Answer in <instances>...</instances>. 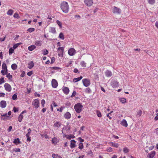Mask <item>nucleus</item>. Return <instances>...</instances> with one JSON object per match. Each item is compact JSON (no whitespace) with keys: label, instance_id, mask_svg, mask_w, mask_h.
Returning <instances> with one entry per match:
<instances>
[{"label":"nucleus","instance_id":"obj_9","mask_svg":"<svg viewBox=\"0 0 158 158\" xmlns=\"http://www.w3.org/2000/svg\"><path fill=\"white\" fill-rule=\"evenodd\" d=\"M27 112V111L26 110H25L23 111L19 115L18 117V121L19 122H21L22 119L23 118V114L24 113H26Z\"/></svg>","mask_w":158,"mask_h":158},{"label":"nucleus","instance_id":"obj_32","mask_svg":"<svg viewBox=\"0 0 158 158\" xmlns=\"http://www.w3.org/2000/svg\"><path fill=\"white\" fill-rule=\"evenodd\" d=\"M78 148L81 150L84 148L83 143L81 142H80L78 144Z\"/></svg>","mask_w":158,"mask_h":158},{"label":"nucleus","instance_id":"obj_35","mask_svg":"<svg viewBox=\"0 0 158 158\" xmlns=\"http://www.w3.org/2000/svg\"><path fill=\"white\" fill-rule=\"evenodd\" d=\"M35 44L36 46H41V41L40 40H37L35 42Z\"/></svg>","mask_w":158,"mask_h":158},{"label":"nucleus","instance_id":"obj_3","mask_svg":"<svg viewBox=\"0 0 158 158\" xmlns=\"http://www.w3.org/2000/svg\"><path fill=\"white\" fill-rule=\"evenodd\" d=\"M112 12L114 14H120L121 13V10L120 9L116 6H114L112 7Z\"/></svg>","mask_w":158,"mask_h":158},{"label":"nucleus","instance_id":"obj_5","mask_svg":"<svg viewBox=\"0 0 158 158\" xmlns=\"http://www.w3.org/2000/svg\"><path fill=\"white\" fill-rule=\"evenodd\" d=\"M32 105H33L35 108H38L40 106V103L39 100L37 99H34L32 102Z\"/></svg>","mask_w":158,"mask_h":158},{"label":"nucleus","instance_id":"obj_38","mask_svg":"<svg viewBox=\"0 0 158 158\" xmlns=\"http://www.w3.org/2000/svg\"><path fill=\"white\" fill-rule=\"evenodd\" d=\"M129 149L127 147H125L123 148V151L125 153H127L129 152Z\"/></svg>","mask_w":158,"mask_h":158},{"label":"nucleus","instance_id":"obj_53","mask_svg":"<svg viewBox=\"0 0 158 158\" xmlns=\"http://www.w3.org/2000/svg\"><path fill=\"white\" fill-rule=\"evenodd\" d=\"M56 23L59 25V26L60 27V28H61L62 27V23L60 22L59 21L57 20L56 21Z\"/></svg>","mask_w":158,"mask_h":158},{"label":"nucleus","instance_id":"obj_61","mask_svg":"<svg viewBox=\"0 0 158 158\" xmlns=\"http://www.w3.org/2000/svg\"><path fill=\"white\" fill-rule=\"evenodd\" d=\"M33 74L32 71H31L27 73V75L29 76H31Z\"/></svg>","mask_w":158,"mask_h":158},{"label":"nucleus","instance_id":"obj_10","mask_svg":"<svg viewBox=\"0 0 158 158\" xmlns=\"http://www.w3.org/2000/svg\"><path fill=\"white\" fill-rule=\"evenodd\" d=\"M111 85L112 87L115 88L119 86V83L116 81L114 80L111 82Z\"/></svg>","mask_w":158,"mask_h":158},{"label":"nucleus","instance_id":"obj_25","mask_svg":"<svg viewBox=\"0 0 158 158\" xmlns=\"http://www.w3.org/2000/svg\"><path fill=\"white\" fill-rule=\"evenodd\" d=\"M49 31V32L53 34H55L56 33L55 29L54 27H50Z\"/></svg>","mask_w":158,"mask_h":158},{"label":"nucleus","instance_id":"obj_8","mask_svg":"<svg viewBox=\"0 0 158 158\" xmlns=\"http://www.w3.org/2000/svg\"><path fill=\"white\" fill-rule=\"evenodd\" d=\"M5 89L6 91L10 92L11 91L12 88L11 85L9 84L6 83L4 84Z\"/></svg>","mask_w":158,"mask_h":158},{"label":"nucleus","instance_id":"obj_37","mask_svg":"<svg viewBox=\"0 0 158 158\" xmlns=\"http://www.w3.org/2000/svg\"><path fill=\"white\" fill-rule=\"evenodd\" d=\"M59 37L62 40H64V35L63 34L62 32H61L60 33Z\"/></svg>","mask_w":158,"mask_h":158},{"label":"nucleus","instance_id":"obj_13","mask_svg":"<svg viewBox=\"0 0 158 158\" xmlns=\"http://www.w3.org/2000/svg\"><path fill=\"white\" fill-rule=\"evenodd\" d=\"M156 152L155 151H152L148 154L147 157L148 158H153Z\"/></svg>","mask_w":158,"mask_h":158},{"label":"nucleus","instance_id":"obj_31","mask_svg":"<svg viewBox=\"0 0 158 158\" xmlns=\"http://www.w3.org/2000/svg\"><path fill=\"white\" fill-rule=\"evenodd\" d=\"M52 156L53 158H62V157L59 155L55 154H53Z\"/></svg>","mask_w":158,"mask_h":158},{"label":"nucleus","instance_id":"obj_1","mask_svg":"<svg viewBox=\"0 0 158 158\" xmlns=\"http://www.w3.org/2000/svg\"><path fill=\"white\" fill-rule=\"evenodd\" d=\"M60 7L63 12L65 13H67L69 10V6L68 2L66 1L62 2Z\"/></svg>","mask_w":158,"mask_h":158},{"label":"nucleus","instance_id":"obj_60","mask_svg":"<svg viewBox=\"0 0 158 158\" xmlns=\"http://www.w3.org/2000/svg\"><path fill=\"white\" fill-rule=\"evenodd\" d=\"M13 110L14 112L15 113L18 111V109L15 107H14L13 108Z\"/></svg>","mask_w":158,"mask_h":158},{"label":"nucleus","instance_id":"obj_34","mask_svg":"<svg viewBox=\"0 0 158 158\" xmlns=\"http://www.w3.org/2000/svg\"><path fill=\"white\" fill-rule=\"evenodd\" d=\"M11 68L13 70H15L17 68V65L15 64H12L11 65Z\"/></svg>","mask_w":158,"mask_h":158},{"label":"nucleus","instance_id":"obj_51","mask_svg":"<svg viewBox=\"0 0 158 158\" xmlns=\"http://www.w3.org/2000/svg\"><path fill=\"white\" fill-rule=\"evenodd\" d=\"M13 17L16 19H19V14L17 13H15L14 14Z\"/></svg>","mask_w":158,"mask_h":158},{"label":"nucleus","instance_id":"obj_41","mask_svg":"<svg viewBox=\"0 0 158 158\" xmlns=\"http://www.w3.org/2000/svg\"><path fill=\"white\" fill-rule=\"evenodd\" d=\"M48 53V51L47 49H44L42 50V53L43 55H47Z\"/></svg>","mask_w":158,"mask_h":158},{"label":"nucleus","instance_id":"obj_17","mask_svg":"<svg viewBox=\"0 0 158 158\" xmlns=\"http://www.w3.org/2000/svg\"><path fill=\"white\" fill-rule=\"evenodd\" d=\"M62 90L63 92L66 95H67L69 93V90L67 87H63Z\"/></svg>","mask_w":158,"mask_h":158},{"label":"nucleus","instance_id":"obj_16","mask_svg":"<svg viewBox=\"0 0 158 158\" xmlns=\"http://www.w3.org/2000/svg\"><path fill=\"white\" fill-rule=\"evenodd\" d=\"M0 105L2 108H4L6 106V103L5 101L2 100L0 102Z\"/></svg>","mask_w":158,"mask_h":158},{"label":"nucleus","instance_id":"obj_30","mask_svg":"<svg viewBox=\"0 0 158 158\" xmlns=\"http://www.w3.org/2000/svg\"><path fill=\"white\" fill-rule=\"evenodd\" d=\"M22 44V43H17L16 44H15L13 46V48L14 49H15L16 48H17L18 47V46H19L21 44Z\"/></svg>","mask_w":158,"mask_h":158},{"label":"nucleus","instance_id":"obj_11","mask_svg":"<svg viewBox=\"0 0 158 158\" xmlns=\"http://www.w3.org/2000/svg\"><path fill=\"white\" fill-rule=\"evenodd\" d=\"M76 141L74 139H72L70 141V147L71 149H73L77 146L76 144Z\"/></svg>","mask_w":158,"mask_h":158},{"label":"nucleus","instance_id":"obj_55","mask_svg":"<svg viewBox=\"0 0 158 158\" xmlns=\"http://www.w3.org/2000/svg\"><path fill=\"white\" fill-rule=\"evenodd\" d=\"M113 111H110L108 114H107L106 116L108 117L111 120L112 119V117L110 116V114L113 113Z\"/></svg>","mask_w":158,"mask_h":158},{"label":"nucleus","instance_id":"obj_59","mask_svg":"<svg viewBox=\"0 0 158 158\" xmlns=\"http://www.w3.org/2000/svg\"><path fill=\"white\" fill-rule=\"evenodd\" d=\"M55 60V58L54 57H52L51 58V64H52L53 63Z\"/></svg>","mask_w":158,"mask_h":158},{"label":"nucleus","instance_id":"obj_24","mask_svg":"<svg viewBox=\"0 0 158 158\" xmlns=\"http://www.w3.org/2000/svg\"><path fill=\"white\" fill-rule=\"evenodd\" d=\"M82 76H80V77L77 78H74L73 79V81L74 82H77L78 81H80L81 79L82 78Z\"/></svg>","mask_w":158,"mask_h":158},{"label":"nucleus","instance_id":"obj_36","mask_svg":"<svg viewBox=\"0 0 158 158\" xmlns=\"http://www.w3.org/2000/svg\"><path fill=\"white\" fill-rule=\"evenodd\" d=\"M14 49L13 48H10L9 50V55H11L14 52Z\"/></svg>","mask_w":158,"mask_h":158},{"label":"nucleus","instance_id":"obj_26","mask_svg":"<svg viewBox=\"0 0 158 158\" xmlns=\"http://www.w3.org/2000/svg\"><path fill=\"white\" fill-rule=\"evenodd\" d=\"M58 53L63 54L64 48L63 47H60L58 48Z\"/></svg>","mask_w":158,"mask_h":158},{"label":"nucleus","instance_id":"obj_22","mask_svg":"<svg viewBox=\"0 0 158 158\" xmlns=\"http://www.w3.org/2000/svg\"><path fill=\"white\" fill-rule=\"evenodd\" d=\"M34 64L33 62L32 61H31V62H30L28 64V68L29 69H31L34 67Z\"/></svg>","mask_w":158,"mask_h":158},{"label":"nucleus","instance_id":"obj_14","mask_svg":"<svg viewBox=\"0 0 158 158\" xmlns=\"http://www.w3.org/2000/svg\"><path fill=\"white\" fill-rule=\"evenodd\" d=\"M64 117L67 119H69L71 118V114L69 112H67L64 114Z\"/></svg>","mask_w":158,"mask_h":158},{"label":"nucleus","instance_id":"obj_20","mask_svg":"<svg viewBox=\"0 0 158 158\" xmlns=\"http://www.w3.org/2000/svg\"><path fill=\"white\" fill-rule=\"evenodd\" d=\"M62 125V124L59 122H57L55 123L54 124V125L55 127H56L57 128H59Z\"/></svg>","mask_w":158,"mask_h":158},{"label":"nucleus","instance_id":"obj_39","mask_svg":"<svg viewBox=\"0 0 158 158\" xmlns=\"http://www.w3.org/2000/svg\"><path fill=\"white\" fill-rule=\"evenodd\" d=\"M80 64L82 67H86V63L84 61H82L80 62Z\"/></svg>","mask_w":158,"mask_h":158},{"label":"nucleus","instance_id":"obj_48","mask_svg":"<svg viewBox=\"0 0 158 158\" xmlns=\"http://www.w3.org/2000/svg\"><path fill=\"white\" fill-rule=\"evenodd\" d=\"M27 31L29 32H31L35 31V28H29Z\"/></svg>","mask_w":158,"mask_h":158},{"label":"nucleus","instance_id":"obj_57","mask_svg":"<svg viewBox=\"0 0 158 158\" xmlns=\"http://www.w3.org/2000/svg\"><path fill=\"white\" fill-rule=\"evenodd\" d=\"M1 116L2 117H6L7 118L9 117L7 116V113L2 114Z\"/></svg>","mask_w":158,"mask_h":158},{"label":"nucleus","instance_id":"obj_4","mask_svg":"<svg viewBox=\"0 0 158 158\" xmlns=\"http://www.w3.org/2000/svg\"><path fill=\"white\" fill-rule=\"evenodd\" d=\"M82 81L84 85L86 87L89 86L90 84V82L89 79H83L82 80Z\"/></svg>","mask_w":158,"mask_h":158},{"label":"nucleus","instance_id":"obj_27","mask_svg":"<svg viewBox=\"0 0 158 158\" xmlns=\"http://www.w3.org/2000/svg\"><path fill=\"white\" fill-rule=\"evenodd\" d=\"M13 143L17 145L20 143V141L19 139L18 138L16 139H15L13 141Z\"/></svg>","mask_w":158,"mask_h":158},{"label":"nucleus","instance_id":"obj_40","mask_svg":"<svg viewBox=\"0 0 158 158\" xmlns=\"http://www.w3.org/2000/svg\"><path fill=\"white\" fill-rule=\"evenodd\" d=\"M85 92L86 93L89 94L91 93V90L89 88H87L85 89Z\"/></svg>","mask_w":158,"mask_h":158},{"label":"nucleus","instance_id":"obj_33","mask_svg":"<svg viewBox=\"0 0 158 158\" xmlns=\"http://www.w3.org/2000/svg\"><path fill=\"white\" fill-rule=\"evenodd\" d=\"M13 10L11 9L9 10L7 12V14L9 15H11L13 13Z\"/></svg>","mask_w":158,"mask_h":158},{"label":"nucleus","instance_id":"obj_45","mask_svg":"<svg viewBox=\"0 0 158 158\" xmlns=\"http://www.w3.org/2000/svg\"><path fill=\"white\" fill-rule=\"evenodd\" d=\"M120 102L123 103H124L126 102V99L123 98H121L120 99Z\"/></svg>","mask_w":158,"mask_h":158},{"label":"nucleus","instance_id":"obj_47","mask_svg":"<svg viewBox=\"0 0 158 158\" xmlns=\"http://www.w3.org/2000/svg\"><path fill=\"white\" fill-rule=\"evenodd\" d=\"M6 77L8 78L9 79H11L12 77V76L10 74V73H7Z\"/></svg>","mask_w":158,"mask_h":158},{"label":"nucleus","instance_id":"obj_64","mask_svg":"<svg viewBox=\"0 0 158 158\" xmlns=\"http://www.w3.org/2000/svg\"><path fill=\"white\" fill-rule=\"evenodd\" d=\"M51 105H52V106L53 105L54 106L56 107L57 106V104L55 103L54 101H53L52 102V104Z\"/></svg>","mask_w":158,"mask_h":158},{"label":"nucleus","instance_id":"obj_7","mask_svg":"<svg viewBox=\"0 0 158 158\" xmlns=\"http://www.w3.org/2000/svg\"><path fill=\"white\" fill-rule=\"evenodd\" d=\"M85 4L88 6H91L93 3V0H84Z\"/></svg>","mask_w":158,"mask_h":158},{"label":"nucleus","instance_id":"obj_50","mask_svg":"<svg viewBox=\"0 0 158 158\" xmlns=\"http://www.w3.org/2000/svg\"><path fill=\"white\" fill-rule=\"evenodd\" d=\"M148 1L150 4H153L155 2V0H148Z\"/></svg>","mask_w":158,"mask_h":158},{"label":"nucleus","instance_id":"obj_6","mask_svg":"<svg viewBox=\"0 0 158 158\" xmlns=\"http://www.w3.org/2000/svg\"><path fill=\"white\" fill-rule=\"evenodd\" d=\"M76 53V50L73 48H71L69 49L68 51L69 55L70 56L74 55Z\"/></svg>","mask_w":158,"mask_h":158},{"label":"nucleus","instance_id":"obj_29","mask_svg":"<svg viewBox=\"0 0 158 158\" xmlns=\"http://www.w3.org/2000/svg\"><path fill=\"white\" fill-rule=\"evenodd\" d=\"M110 143L111 144V146L117 148L118 147L119 144L118 143H115L113 142H110Z\"/></svg>","mask_w":158,"mask_h":158},{"label":"nucleus","instance_id":"obj_63","mask_svg":"<svg viewBox=\"0 0 158 158\" xmlns=\"http://www.w3.org/2000/svg\"><path fill=\"white\" fill-rule=\"evenodd\" d=\"M25 75V72L24 71H23L20 75V76L21 77H24Z\"/></svg>","mask_w":158,"mask_h":158},{"label":"nucleus","instance_id":"obj_28","mask_svg":"<svg viewBox=\"0 0 158 158\" xmlns=\"http://www.w3.org/2000/svg\"><path fill=\"white\" fill-rule=\"evenodd\" d=\"M142 114V111L141 110H139L137 113L136 117L137 118L139 117Z\"/></svg>","mask_w":158,"mask_h":158},{"label":"nucleus","instance_id":"obj_18","mask_svg":"<svg viewBox=\"0 0 158 158\" xmlns=\"http://www.w3.org/2000/svg\"><path fill=\"white\" fill-rule=\"evenodd\" d=\"M120 124L125 127H127L128 126L127 122L125 119H123L121 121Z\"/></svg>","mask_w":158,"mask_h":158},{"label":"nucleus","instance_id":"obj_62","mask_svg":"<svg viewBox=\"0 0 158 158\" xmlns=\"http://www.w3.org/2000/svg\"><path fill=\"white\" fill-rule=\"evenodd\" d=\"M5 94L3 93H0V97H5Z\"/></svg>","mask_w":158,"mask_h":158},{"label":"nucleus","instance_id":"obj_15","mask_svg":"<svg viewBox=\"0 0 158 158\" xmlns=\"http://www.w3.org/2000/svg\"><path fill=\"white\" fill-rule=\"evenodd\" d=\"M105 76L107 77H111L112 75L111 72L109 70H107L105 72Z\"/></svg>","mask_w":158,"mask_h":158},{"label":"nucleus","instance_id":"obj_43","mask_svg":"<svg viewBox=\"0 0 158 158\" xmlns=\"http://www.w3.org/2000/svg\"><path fill=\"white\" fill-rule=\"evenodd\" d=\"M74 137H75L73 135H68L67 136V139H70L72 138H74Z\"/></svg>","mask_w":158,"mask_h":158},{"label":"nucleus","instance_id":"obj_56","mask_svg":"<svg viewBox=\"0 0 158 158\" xmlns=\"http://www.w3.org/2000/svg\"><path fill=\"white\" fill-rule=\"evenodd\" d=\"M106 150L109 152H111L113 151L112 148L110 147H108L106 149Z\"/></svg>","mask_w":158,"mask_h":158},{"label":"nucleus","instance_id":"obj_58","mask_svg":"<svg viewBox=\"0 0 158 158\" xmlns=\"http://www.w3.org/2000/svg\"><path fill=\"white\" fill-rule=\"evenodd\" d=\"M76 94V91L75 90H74L72 94V95L71 96V97H74L75 96Z\"/></svg>","mask_w":158,"mask_h":158},{"label":"nucleus","instance_id":"obj_21","mask_svg":"<svg viewBox=\"0 0 158 158\" xmlns=\"http://www.w3.org/2000/svg\"><path fill=\"white\" fill-rule=\"evenodd\" d=\"M36 48V46L34 45H31L28 47V50L30 51H32L34 49H35Z\"/></svg>","mask_w":158,"mask_h":158},{"label":"nucleus","instance_id":"obj_44","mask_svg":"<svg viewBox=\"0 0 158 158\" xmlns=\"http://www.w3.org/2000/svg\"><path fill=\"white\" fill-rule=\"evenodd\" d=\"M96 113L97 116L98 117H102V114L100 111L97 110L96 111Z\"/></svg>","mask_w":158,"mask_h":158},{"label":"nucleus","instance_id":"obj_54","mask_svg":"<svg viewBox=\"0 0 158 158\" xmlns=\"http://www.w3.org/2000/svg\"><path fill=\"white\" fill-rule=\"evenodd\" d=\"M13 151L15 152H20L21 151V150L19 148H15L13 149Z\"/></svg>","mask_w":158,"mask_h":158},{"label":"nucleus","instance_id":"obj_49","mask_svg":"<svg viewBox=\"0 0 158 158\" xmlns=\"http://www.w3.org/2000/svg\"><path fill=\"white\" fill-rule=\"evenodd\" d=\"M1 73L3 75H5L8 73V71H7V72H6V71L5 70L2 69L1 71Z\"/></svg>","mask_w":158,"mask_h":158},{"label":"nucleus","instance_id":"obj_23","mask_svg":"<svg viewBox=\"0 0 158 158\" xmlns=\"http://www.w3.org/2000/svg\"><path fill=\"white\" fill-rule=\"evenodd\" d=\"M52 143L54 145H56L58 142V139L55 137L52 139Z\"/></svg>","mask_w":158,"mask_h":158},{"label":"nucleus","instance_id":"obj_46","mask_svg":"<svg viewBox=\"0 0 158 158\" xmlns=\"http://www.w3.org/2000/svg\"><path fill=\"white\" fill-rule=\"evenodd\" d=\"M45 103V101L44 99H42L41 101V104L42 107H44V105Z\"/></svg>","mask_w":158,"mask_h":158},{"label":"nucleus","instance_id":"obj_52","mask_svg":"<svg viewBox=\"0 0 158 158\" xmlns=\"http://www.w3.org/2000/svg\"><path fill=\"white\" fill-rule=\"evenodd\" d=\"M5 82L4 77H2L0 79V85Z\"/></svg>","mask_w":158,"mask_h":158},{"label":"nucleus","instance_id":"obj_12","mask_svg":"<svg viewBox=\"0 0 158 158\" xmlns=\"http://www.w3.org/2000/svg\"><path fill=\"white\" fill-rule=\"evenodd\" d=\"M52 87L54 88H56L58 85V84L57 81L55 79H53L52 81Z\"/></svg>","mask_w":158,"mask_h":158},{"label":"nucleus","instance_id":"obj_42","mask_svg":"<svg viewBox=\"0 0 158 158\" xmlns=\"http://www.w3.org/2000/svg\"><path fill=\"white\" fill-rule=\"evenodd\" d=\"M12 99L13 100H15L17 99V94H14L12 97Z\"/></svg>","mask_w":158,"mask_h":158},{"label":"nucleus","instance_id":"obj_19","mask_svg":"<svg viewBox=\"0 0 158 158\" xmlns=\"http://www.w3.org/2000/svg\"><path fill=\"white\" fill-rule=\"evenodd\" d=\"M2 68L3 70H5V71H6V72H7V71H8L6 65L4 62H3L2 63Z\"/></svg>","mask_w":158,"mask_h":158},{"label":"nucleus","instance_id":"obj_2","mask_svg":"<svg viewBox=\"0 0 158 158\" xmlns=\"http://www.w3.org/2000/svg\"><path fill=\"white\" fill-rule=\"evenodd\" d=\"M83 106L80 103L76 104L74 106V108L76 112L80 113L82 111V108Z\"/></svg>","mask_w":158,"mask_h":158}]
</instances>
